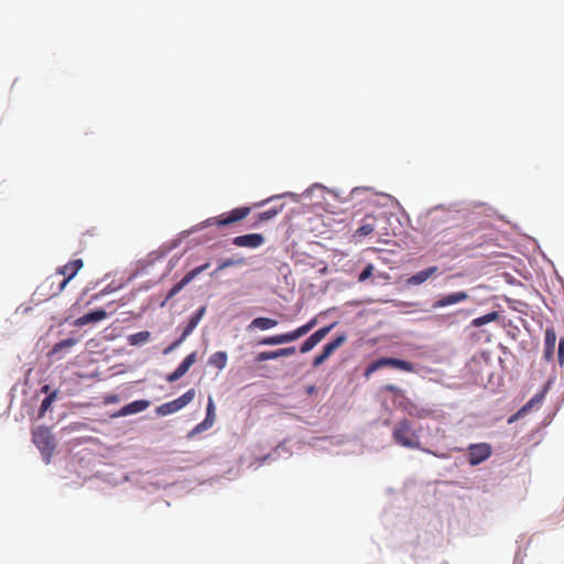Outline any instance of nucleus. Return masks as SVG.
<instances>
[{
	"label": "nucleus",
	"instance_id": "obj_17",
	"mask_svg": "<svg viewBox=\"0 0 564 564\" xmlns=\"http://www.w3.org/2000/svg\"><path fill=\"white\" fill-rule=\"evenodd\" d=\"M295 351H296L295 347L280 348V349L273 350V351H261V352L257 354V356L254 357V360L257 362H262V361H267V360L276 359L280 357L291 356V355H294Z\"/></svg>",
	"mask_w": 564,
	"mask_h": 564
},
{
	"label": "nucleus",
	"instance_id": "obj_30",
	"mask_svg": "<svg viewBox=\"0 0 564 564\" xmlns=\"http://www.w3.org/2000/svg\"><path fill=\"white\" fill-rule=\"evenodd\" d=\"M283 205H280L279 207L274 206L268 210H264L257 215V224L268 221L272 218H274L278 214L282 212Z\"/></svg>",
	"mask_w": 564,
	"mask_h": 564
},
{
	"label": "nucleus",
	"instance_id": "obj_26",
	"mask_svg": "<svg viewBox=\"0 0 564 564\" xmlns=\"http://www.w3.org/2000/svg\"><path fill=\"white\" fill-rule=\"evenodd\" d=\"M346 340H347V336L345 334L337 336L334 340H332L330 343H328L324 346L322 354L325 357L329 358V356L336 349H338L341 345H344L346 343Z\"/></svg>",
	"mask_w": 564,
	"mask_h": 564
},
{
	"label": "nucleus",
	"instance_id": "obj_9",
	"mask_svg": "<svg viewBox=\"0 0 564 564\" xmlns=\"http://www.w3.org/2000/svg\"><path fill=\"white\" fill-rule=\"evenodd\" d=\"M336 323H333L328 326L317 329L302 344L300 351L302 354L311 351L317 344H319L327 336V334L333 329Z\"/></svg>",
	"mask_w": 564,
	"mask_h": 564
},
{
	"label": "nucleus",
	"instance_id": "obj_39",
	"mask_svg": "<svg viewBox=\"0 0 564 564\" xmlns=\"http://www.w3.org/2000/svg\"><path fill=\"white\" fill-rule=\"evenodd\" d=\"M327 359H328V358H327V357H325V356L321 352L318 356H316V357L314 358V360H313V367H315V368H316V367L321 366V365H322V364H324Z\"/></svg>",
	"mask_w": 564,
	"mask_h": 564
},
{
	"label": "nucleus",
	"instance_id": "obj_33",
	"mask_svg": "<svg viewBox=\"0 0 564 564\" xmlns=\"http://www.w3.org/2000/svg\"><path fill=\"white\" fill-rule=\"evenodd\" d=\"M57 392H51L41 403L40 406V416H43L44 413L51 408L52 403L56 399Z\"/></svg>",
	"mask_w": 564,
	"mask_h": 564
},
{
	"label": "nucleus",
	"instance_id": "obj_21",
	"mask_svg": "<svg viewBox=\"0 0 564 564\" xmlns=\"http://www.w3.org/2000/svg\"><path fill=\"white\" fill-rule=\"evenodd\" d=\"M544 399V392L536 393L531 400H529L513 416L509 419V423L513 422L514 419L524 416L529 413L532 408L540 405Z\"/></svg>",
	"mask_w": 564,
	"mask_h": 564
},
{
	"label": "nucleus",
	"instance_id": "obj_42",
	"mask_svg": "<svg viewBox=\"0 0 564 564\" xmlns=\"http://www.w3.org/2000/svg\"><path fill=\"white\" fill-rule=\"evenodd\" d=\"M314 390H315V387L311 386V387L307 388V393L311 394V393L314 392Z\"/></svg>",
	"mask_w": 564,
	"mask_h": 564
},
{
	"label": "nucleus",
	"instance_id": "obj_27",
	"mask_svg": "<svg viewBox=\"0 0 564 564\" xmlns=\"http://www.w3.org/2000/svg\"><path fill=\"white\" fill-rule=\"evenodd\" d=\"M243 264H246V259L243 257L228 258V259L220 261L219 264L217 265L216 270L213 273H210V275L213 276L217 272L225 270L229 267L243 265Z\"/></svg>",
	"mask_w": 564,
	"mask_h": 564
},
{
	"label": "nucleus",
	"instance_id": "obj_2",
	"mask_svg": "<svg viewBox=\"0 0 564 564\" xmlns=\"http://www.w3.org/2000/svg\"><path fill=\"white\" fill-rule=\"evenodd\" d=\"M32 441L43 456L45 464L51 463L56 442L51 430L46 426H39L33 431Z\"/></svg>",
	"mask_w": 564,
	"mask_h": 564
},
{
	"label": "nucleus",
	"instance_id": "obj_22",
	"mask_svg": "<svg viewBox=\"0 0 564 564\" xmlns=\"http://www.w3.org/2000/svg\"><path fill=\"white\" fill-rule=\"evenodd\" d=\"M544 399V392L536 393L531 400H529L513 416L509 419V423L513 422L514 419L524 416L529 413L532 408L540 405Z\"/></svg>",
	"mask_w": 564,
	"mask_h": 564
},
{
	"label": "nucleus",
	"instance_id": "obj_24",
	"mask_svg": "<svg viewBox=\"0 0 564 564\" xmlns=\"http://www.w3.org/2000/svg\"><path fill=\"white\" fill-rule=\"evenodd\" d=\"M278 325V321L269 317H257L248 326V329L267 330Z\"/></svg>",
	"mask_w": 564,
	"mask_h": 564
},
{
	"label": "nucleus",
	"instance_id": "obj_20",
	"mask_svg": "<svg viewBox=\"0 0 564 564\" xmlns=\"http://www.w3.org/2000/svg\"><path fill=\"white\" fill-rule=\"evenodd\" d=\"M544 399V392L536 393L531 400H529L513 416L509 419V423L513 422L514 419L524 416L529 413L532 408L540 405Z\"/></svg>",
	"mask_w": 564,
	"mask_h": 564
},
{
	"label": "nucleus",
	"instance_id": "obj_7",
	"mask_svg": "<svg viewBox=\"0 0 564 564\" xmlns=\"http://www.w3.org/2000/svg\"><path fill=\"white\" fill-rule=\"evenodd\" d=\"M195 394H196L195 390L189 389L188 391H186L184 394H182L177 399L159 405L155 409V412L158 415H161V416H166V415L173 414V413L182 410L183 408H185L188 403H191L194 400Z\"/></svg>",
	"mask_w": 564,
	"mask_h": 564
},
{
	"label": "nucleus",
	"instance_id": "obj_6",
	"mask_svg": "<svg viewBox=\"0 0 564 564\" xmlns=\"http://www.w3.org/2000/svg\"><path fill=\"white\" fill-rule=\"evenodd\" d=\"M251 212V208L248 206H242L230 210L229 213L221 214L216 217H212L206 220L208 226H217L225 227L230 226L234 223L240 221L245 219Z\"/></svg>",
	"mask_w": 564,
	"mask_h": 564
},
{
	"label": "nucleus",
	"instance_id": "obj_14",
	"mask_svg": "<svg viewBox=\"0 0 564 564\" xmlns=\"http://www.w3.org/2000/svg\"><path fill=\"white\" fill-rule=\"evenodd\" d=\"M196 361V352L193 351L188 356L184 358V360L177 366V368L167 375L166 380L169 382H175L180 380L188 370L189 368L195 364Z\"/></svg>",
	"mask_w": 564,
	"mask_h": 564
},
{
	"label": "nucleus",
	"instance_id": "obj_15",
	"mask_svg": "<svg viewBox=\"0 0 564 564\" xmlns=\"http://www.w3.org/2000/svg\"><path fill=\"white\" fill-rule=\"evenodd\" d=\"M107 316H108V313L105 310L99 308V310L89 312V313L84 314L83 316L78 317L77 319H75L73 325L76 327H83L88 324L98 323V322L105 319Z\"/></svg>",
	"mask_w": 564,
	"mask_h": 564
},
{
	"label": "nucleus",
	"instance_id": "obj_12",
	"mask_svg": "<svg viewBox=\"0 0 564 564\" xmlns=\"http://www.w3.org/2000/svg\"><path fill=\"white\" fill-rule=\"evenodd\" d=\"M216 406L212 397H208L207 408H206V417L203 422L197 424L191 432L189 435L202 433L208 429H210L216 420Z\"/></svg>",
	"mask_w": 564,
	"mask_h": 564
},
{
	"label": "nucleus",
	"instance_id": "obj_43",
	"mask_svg": "<svg viewBox=\"0 0 564 564\" xmlns=\"http://www.w3.org/2000/svg\"><path fill=\"white\" fill-rule=\"evenodd\" d=\"M48 390H50V387L47 384L42 388L43 392H48Z\"/></svg>",
	"mask_w": 564,
	"mask_h": 564
},
{
	"label": "nucleus",
	"instance_id": "obj_44",
	"mask_svg": "<svg viewBox=\"0 0 564 564\" xmlns=\"http://www.w3.org/2000/svg\"><path fill=\"white\" fill-rule=\"evenodd\" d=\"M268 200H262L260 202L259 204H256L254 206H262L264 203H267Z\"/></svg>",
	"mask_w": 564,
	"mask_h": 564
},
{
	"label": "nucleus",
	"instance_id": "obj_10",
	"mask_svg": "<svg viewBox=\"0 0 564 564\" xmlns=\"http://www.w3.org/2000/svg\"><path fill=\"white\" fill-rule=\"evenodd\" d=\"M232 243L240 248L256 249L264 243V237L261 234H247L237 236L232 239Z\"/></svg>",
	"mask_w": 564,
	"mask_h": 564
},
{
	"label": "nucleus",
	"instance_id": "obj_5",
	"mask_svg": "<svg viewBox=\"0 0 564 564\" xmlns=\"http://www.w3.org/2000/svg\"><path fill=\"white\" fill-rule=\"evenodd\" d=\"M384 367H392L406 372L414 371V365L412 362L392 357H382L370 362L366 367L364 376L365 378H369L373 372Z\"/></svg>",
	"mask_w": 564,
	"mask_h": 564
},
{
	"label": "nucleus",
	"instance_id": "obj_19",
	"mask_svg": "<svg viewBox=\"0 0 564 564\" xmlns=\"http://www.w3.org/2000/svg\"><path fill=\"white\" fill-rule=\"evenodd\" d=\"M437 271H438V268L436 265L421 270V271L416 272L415 274H413L412 276H410L406 280V284L408 285H420V284L424 283L425 281H427L431 276H433Z\"/></svg>",
	"mask_w": 564,
	"mask_h": 564
},
{
	"label": "nucleus",
	"instance_id": "obj_11",
	"mask_svg": "<svg viewBox=\"0 0 564 564\" xmlns=\"http://www.w3.org/2000/svg\"><path fill=\"white\" fill-rule=\"evenodd\" d=\"M209 267V263L206 262L202 265H198L196 268H194L193 270H191L189 272H187L180 282H177L169 292L167 294V299H171L173 296H175L178 292H181V290L187 285L191 281H193L198 274H200L202 272H204L207 268Z\"/></svg>",
	"mask_w": 564,
	"mask_h": 564
},
{
	"label": "nucleus",
	"instance_id": "obj_35",
	"mask_svg": "<svg viewBox=\"0 0 564 564\" xmlns=\"http://www.w3.org/2000/svg\"><path fill=\"white\" fill-rule=\"evenodd\" d=\"M372 271H373V267L372 264H368L362 271L361 273L359 274L358 276V281L359 282H364L366 281L368 278L371 276L372 274Z\"/></svg>",
	"mask_w": 564,
	"mask_h": 564
},
{
	"label": "nucleus",
	"instance_id": "obj_8",
	"mask_svg": "<svg viewBox=\"0 0 564 564\" xmlns=\"http://www.w3.org/2000/svg\"><path fill=\"white\" fill-rule=\"evenodd\" d=\"M492 454V447L488 443H476L468 446L467 460L469 465L477 466L487 460Z\"/></svg>",
	"mask_w": 564,
	"mask_h": 564
},
{
	"label": "nucleus",
	"instance_id": "obj_23",
	"mask_svg": "<svg viewBox=\"0 0 564 564\" xmlns=\"http://www.w3.org/2000/svg\"><path fill=\"white\" fill-rule=\"evenodd\" d=\"M556 343V335L553 329H546L544 340V358L550 361L553 358Z\"/></svg>",
	"mask_w": 564,
	"mask_h": 564
},
{
	"label": "nucleus",
	"instance_id": "obj_37",
	"mask_svg": "<svg viewBox=\"0 0 564 564\" xmlns=\"http://www.w3.org/2000/svg\"><path fill=\"white\" fill-rule=\"evenodd\" d=\"M183 341H184V340H181V336H180V337H178L176 340H174V341H173L169 347H166V348L164 349V351H163V352H164L165 355H166V354H170V352H171V351H173L175 348H177V347H178Z\"/></svg>",
	"mask_w": 564,
	"mask_h": 564
},
{
	"label": "nucleus",
	"instance_id": "obj_36",
	"mask_svg": "<svg viewBox=\"0 0 564 564\" xmlns=\"http://www.w3.org/2000/svg\"><path fill=\"white\" fill-rule=\"evenodd\" d=\"M557 358H558V362L561 365L564 364V338H562L560 340V344H558V351H557Z\"/></svg>",
	"mask_w": 564,
	"mask_h": 564
},
{
	"label": "nucleus",
	"instance_id": "obj_41",
	"mask_svg": "<svg viewBox=\"0 0 564 564\" xmlns=\"http://www.w3.org/2000/svg\"><path fill=\"white\" fill-rule=\"evenodd\" d=\"M118 401V397L117 395H111V397H108L106 402L107 403H113V402H117Z\"/></svg>",
	"mask_w": 564,
	"mask_h": 564
},
{
	"label": "nucleus",
	"instance_id": "obj_3",
	"mask_svg": "<svg viewBox=\"0 0 564 564\" xmlns=\"http://www.w3.org/2000/svg\"><path fill=\"white\" fill-rule=\"evenodd\" d=\"M316 324H317V318L313 317L306 324L297 327L296 329H294L292 332L265 337V338L261 339L259 341V344L265 345V346H275V345H282L285 343L294 341V340L299 339L300 337L306 335L310 330H312L315 327Z\"/></svg>",
	"mask_w": 564,
	"mask_h": 564
},
{
	"label": "nucleus",
	"instance_id": "obj_16",
	"mask_svg": "<svg viewBox=\"0 0 564 564\" xmlns=\"http://www.w3.org/2000/svg\"><path fill=\"white\" fill-rule=\"evenodd\" d=\"M150 406V401L148 400H137L133 401L124 406H122L116 414H113V417H120V416H127L131 414H135L139 412H142L147 410Z\"/></svg>",
	"mask_w": 564,
	"mask_h": 564
},
{
	"label": "nucleus",
	"instance_id": "obj_29",
	"mask_svg": "<svg viewBox=\"0 0 564 564\" xmlns=\"http://www.w3.org/2000/svg\"><path fill=\"white\" fill-rule=\"evenodd\" d=\"M151 337V333L148 330L139 332L128 336V343L131 346H138L147 343Z\"/></svg>",
	"mask_w": 564,
	"mask_h": 564
},
{
	"label": "nucleus",
	"instance_id": "obj_34",
	"mask_svg": "<svg viewBox=\"0 0 564 564\" xmlns=\"http://www.w3.org/2000/svg\"><path fill=\"white\" fill-rule=\"evenodd\" d=\"M373 230H375L373 224H364L356 230V235H358L360 237H366V236L370 235L371 232H373Z\"/></svg>",
	"mask_w": 564,
	"mask_h": 564
},
{
	"label": "nucleus",
	"instance_id": "obj_1",
	"mask_svg": "<svg viewBox=\"0 0 564 564\" xmlns=\"http://www.w3.org/2000/svg\"><path fill=\"white\" fill-rule=\"evenodd\" d=\"M395 444L406 448H421L420 431L408 419L398 421L392 430Z\"/></svg>",
	"mask_w": 564,
	"mask_h": 564
},
{
	"label": "nucleus",
	"instance_id": "obj_4",
	"mask_svg": "<svg viewBox=\"0 0 564 564\" xmlns=\"http://www.w3.org/2000/svg\"><path fill=\"white\" fill-rule=\"evenodd\" d=\"M84 263L82 259H75L67 262L65 265L57 269L56 273L46 279L45 283L54 284V279L58 276H63V279L58 282L56 290L53 292V295L59 294L67 283L77 274V272L83 268Z\"/></svg>",
	"mask_w": 564,
	"mask_h": 564
},
{
	"label": "nucleus",
	"instance_id": "obj_13",
	"mask_svg": "<svg viewBox=\"0 0 564 564\" xmlns=\"http://www.w3.org/2000/svg\"><path fill=\"white\" fill-rule=\"evenodd\" d=\"M468 297H469V295L465 291H458L455 293H451V294L441 296L433 303L432 307L434 310L446 307L449 305L462 303V302L466 301Z\"/></svg>",
	"mask_w": 564,
	"mask_h": 564
},
{
	"label": "nucleus",
	"instance_id": "obj_40",
	"mask_svg": "<svg viewBox=\"0 0 564 564\" xmlns=\"http://www.w3.org/2000/svg\"><path fill=\"white\" fill-rule=\"evenodd\" d=\"M414 415L416 417H419V419H425V417L432 415V411L431 410L421 409V410L416 411V413Z\"/></svg>",
	"mask_w": 564,
	"mask_h": 564
},
{
	"label": "nucleus",
	"instance_id": "obj_32",
	"mask_svg": "<svg viewBox=\"0 0 564 564\" xmlns=\"http://www.w3.org/2000/svg\"><path fill=\"white\" fill-rule=\"evenodd\" d=\"M77 343L76 339L74 338H67V339H64V340H61L59 343H56L52 350H51V354L52 355H55L64 349H69L72 348L75 344Z\"/></svg>",
	"mask_w": 564,
	"mask_h": 564
},
{
	"label": "nucleus",
	"instance_id": "obj_18",
	"mask_svg": "<svg viewBox=\"0 0 564 564\" xmlns=\"http://www.w3.org/2000/svg\"><path fill=\"white\" fill-rule=\"evenodd\" d=\"M206 307L202 306L191 316L187 325L185 326L181 334V340H185L193 333V330L197 327V325L204 317Z\"/></svg>",
	"mask_w": 564,
	"mask_h": 564
},
{
	"label": "nucleus",
	"instance_id": "obj_28",
	"mask_svg": "<svg viewBox=\"0 0 564 564\" xmlns=\"http://www.w3.org/2000/svg\"><path fill=\"white\" fill-rule=\"evenodd\" d=\"M208 365L223 370L227 365V354L225 351H217L208 359Z\"/></svg>",
	"mask_w": 564,
	"mask_h": 564
},
{
	"label": "nucleus",
	"instance_id": "obj_38",
	"mask_svg": "<svg viewBox=\"0 0 564 564\" xmlns=\"http://www.w3.org/2000/svg\"><path fill=\"white\" fill-rule=\"evenodd\" d=\"M381 390L384 391V392H393V393H400L401 392V390L397 386L391 384V383L384 384L381 388Z\"/></svg>",
	"mask_w": 564,
	"mask_h": 564
},
{
	"label": "nucleus",
	"instance_id": "obj_25",
	"mask_svg": "<svg viewBox=\"0 0 564 564\" xmlns=\"http://www.w3.org/2000/svg\"><path fill=\"white\" fill-rule=\"evenodd\" d=\"M346 340H347V336L345 334L337 336L334 340H332L330 343H328L324 346L322 354L325 357L329 358V356L336 349H338L341 345H344L346 343Z\"/></svg>",
	"mask_w": 564,
	"mask_h": 564
},
{
	"label": "nucleus",
	"instance_id": "obj_31",
	"mask_svg": "<svg viewBox=\"0 0 564 564\" xmlns=\"http://www.w3.org/2000/svg\"><path fill=\"white\" fill-rule=\"evenodd\" d=\"M499 317L498 312H490L486 315H482L480 317L474 318L471 321V326L474 327H481L485 324L491 323L496 321Z\"/></svg>",
	"mask_w": 564,
	"mask_h": 564
}]
</instances>
